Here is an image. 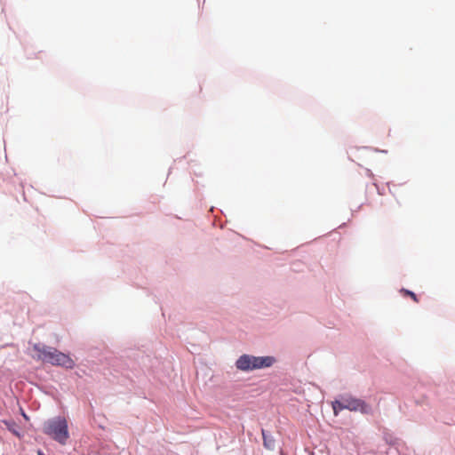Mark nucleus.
Returning a JSON list of instances; mask_svg holds the SVG:
<instances>
[{
	"mask_svg": "<svg viewBox=\"0 0 455 455\" xmlns=\"http://www.w3.org/2000/svg\"><path fill=\"white\" fill-rule=\"evenodd\" d=\"M344 406L346 410L351 411H361L362 413L368 414L371 411L370 406L363 400L352 396L343 397Z\"/></svg>",
	"mask_w": 455,
	"mask_h": 455,
	"instance_id": "4",
	"label": "nucleus"
},
{
	"mask_svg": "<svg viewBox=\"0 0 455 455\" xmlns=\"http://www.w3.org/2000/svg\"><path fill=\"white\" fill-rule=\"evenodd\" d=\"M4 422L10 431H12L16 435H19L18 432H16V430L14 429V427H15L14 422H8V421H4Z\"/></svg>",
	"mask_w": 455,
	"mask_h": 455,
	"instance_id": "8",
	"label": "nucleus"
},
{
	"mask_svg": "<svg viewBox=\"0 0 455 455\" xmlns=\"http://www.w3.org/2000/svg\"><path fill=\"white\" fill-rule=\"evenodd\" d=\"M401 292L405 296L411 297L415 302H419L418 297L414 292L405 289H402Z\"/></svg>",
	"mask_w": 455,
	"mask_h": 455,
	"instance_id": "7",
	"label": "nucleus"
},
{
	"mask_svg": "<svg viewBox=\"0 0 455 455\" xmlns=\"http://www.w3.org/2000/svg\"><path fill=\"white\" fill-rule=\"evenodd\" d=\"M344 398H342L340 401H334L332 403V409L335 415L339 413V411L345 410L346 408L344 406Z\"/></svg>",
	"mask_w": 455,
	"mask_h": 455,
	"instance_id": "6",
	"label": "nucleus"
},
{
	"mask_svg": "<svg viewBox=\"0 0 455 455\" xmlns=\"http://www.w3.org/2000/svg\"><path fill=\"white\" fill-rule=\"evenodd\" d=\"M22 415H23V417H24L25 419H28V418H27V415H26L25 413H22Z\"/></svg>",
	"mask_w": 455,
	"mask_h": 455,
	"instance_id": "10",
	"label": "nucleus"
},
{
	"mask_svg": "<svg viewBox=\"0 0 455 455\" xmlns=\"http://www.w3.org/2000/svg\"><path fill=\"white\" fill-rule=\"evenodd\" d=\"M38 455H44V454L41 451H39Z\"/></svg>",
	"mask_w": 455,
	"mask_h": 455,
	"instance_id": "9",
	"label": "nucleus"
},
{
	"mask_svg": "<svg viewBox=\"0 0 455 455\" xmlns=\"http://www.w3.org/2000/svg\"><path fill=\"white\" fill-rule=\"evenodd\" d=\"M263 436V443L265 448L268 450H274L275 448V439L273 437H268L266 435L265 430H262Z\"/></svg>",
	"mask_w": 455,
	"mask_h": 455,
	"instance_id": "5",
	"label": "nucleus"
},
{
	"mask_svg": "<svg viewBox=\"0 0 455 455\" xmlns=\"http://www.w3.org/2000/svg\"><path fill=\"white\" fill-rule=\"evenodd\" d=\"M33 350L36 352V355L34 357L37 360H41L52 365L62 366L67 369H73L75 367V361L68 355H66L54 347L35 344L33 346Z\"/></svg>",
	"mask_w": 455,
	"mask_h": 455,
	"instance_id": "1",
	"label": "nucleus"
},
{
	"mask_svg": "<svg viewBox=\"0 0 455 455\" xmlns=\"http://www.w3.org/2000/svg\"><path fill=\"white\" fill-rule=\"evenodd\" d=\"M274 362L275 359L272 356H253L243 355L237 359L235 365L237 369L248 371L270 367Z\"/></svg>",
	"mask_w": 455,
	"mask_h": 455,
	"instance_id": "3",
	"label": "nucleus"
},
{
	"mask_svg": "<svg viewBox=\"0 0 455 455\" xmlns=\"http://www.w3.org/2000/svg\"><path fill=\"white\" fill-rule=\"evenodd\" d=\"M43 431L60 444H66L69 438L68 421L61 416L45 421Z\"/></svg>",
	"mask_w": 455,
	"mask_h": 455,
	"instance_id": "2",
	"label": "nucleus"
}]
</instances>
